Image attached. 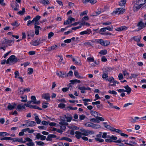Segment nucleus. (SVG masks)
<instances>
[{"label":"nucleus","mask_w":146,"mask_h":146,"mask_svg":"<svg viewBox=\"0 0 146 146\" xmlns=\"http://www.w3.org/2000/svg\"><path fill=\"white\" fill-rule=\"evenodd\" d=\"M96 118L98 119L99 121L100 120L101 121H103L104 120V119L103 118L100 117L98 116L96 117Z\"/></svg>","instance_id":"774afa93"},{"label":"nucleus","mask_w":146,"mask_h":146,"mask_svg":"<svg viewBox=\"0 0 146 146\" xmlns=\"http://www.w3.org/2000/svg\"><path fill=\"white\" fill-rule=\"evenodd\" d=\"M69 89V87L68 88H62V91L64 92H66L68 91Z\"/></svg>","instance_id":"69168bd1"},{"label":"nucleus","mask_w":146,"mask_h":146,"mask_svg":"<svg viewBox=\"0 0 146 146\" xmlns=\"http://www.w3.org/2000/svg\"><path fill=\"white\" fill-rule=\"evenodd\" d=\"M33 108L34 109H38L39 110H42V109L35 105H33Z\"/></svg>","instance_id":"0e129e2a"},{"label":"nucleus","mask_w":146,"mask_h":146,"mask_svg":"<svg viewBox=\"0 0 146 146\" xmlns=\"http://www.w3.org/2000/svg\"><path fill=\"white\" fill-rule=\"evenodd\" d=\"M22 140H23L22 138H21L20 139H19L18 137H16V138H13L12 140H13V142L17 141L18 142H20L22 141Z\"/></svg>","instance_id":"473e14b6"},{"label":"nucleus","mask_w":146,"mask_h":146,"mask_svg":"<svg viewBox=\"0 0 146 146\" xmlns=\"http://www.w3.org/2000/svg\"><path fill=\"white\" fill-rule=\"evenodd\" d=\"M92 31L90 29H87L86 30L82 31L80 33V35H83L84 34H89L90 33H92Z\"/></svg>","instance_id":"ddd939ff"},{"label":"nucleus","mask_w":146,"mask_h":146,"mask_svg":"<svg viewBox=\"0 0 146 146\" xmlns=\"http://www.w3.org/2000/svg\"><path fill=\"white\" fill-rule=\"evenodd\" d=\"M90 113L92 115L95 117L96 118L98 116V113L95 111L91 110L90 111Z\"/></svg>","instance_id":"5701e85b"},{"label":"nucleus","mask_w":146,"mask_h":146,"mask_svg":"<svg viewBox=\"0 0 146 146\" xmlns=\"http://www.w3.org/2000/svg\"><path fill=\"white\" fill-rule=\"evenodd\" d=\"M137 26L138 27V30H140L145 27L146 26V22L144 23H143L142 21H141L138 23Z\"/></svg>","instance_id":"39448f33"},{"label":"nucleus","mask_w":146,"mask_h":146,"mask_svg":"<svg viewBox=\"0 0 146 146\" xmlns=\"http://www.w3.org/2000/svg\"><path fill=\"white\" fill-rule=\"evenodd\" d=\"M34 115L35 116V119L37 124H39L41 122V120L39 118L37 114H35Z\"/></svg>","instance_id":"a211bd4d"},{"label":"nucleus","mask_w":146,"mask_h":146,"mask_svg":"<svg viewBox=\"0 0 146 146\" xmlns=\"http://www.w3.org/2000/svg\"><path fill=\"white\" fill-rule=\"evenodd\" d=\"M25 105H22V104L18 105L17 106V110L19 111H21L22 109H25Z\"/></svg>","instance_id":"4468645a"},{"label":"nucleus","mask_w":146,"mask_h":146,"mask_svg":"<svg viewBox=\"0 0 146 146\" xmlns=\"http://www.w3.org/2000/svg\"><path fill=\"white\" fill-rule=\"evenodd\" d=\"M25 9L24 8H23L22 9V11H20L17 13L18 14H19L20 15H23L25 12Z\"/></svg>","instance_id":"e433bc0d"},{"label":"nucleus","mask_w":146,"mask_h":146,"mask_svg":"<svg viewBox=\"0 0 146 146\" xmlns=\"http://www.w3.org/2000/svg\"><path fill=\"white\" fill-rule=\"evenodd\" d=\"M18 60L19 61V60L14 55H12L10 56L7 59L6 63L7 64H8L10 62L11 63H15L17 62Z\"/></svg>","instance_id":"7ed1b4c3"},{"label":"nucleus","mask_w":146,"mask_h":146,"mask_svg":"<svg viewBox=\"0 0 146 146\" xmlns=\"http://www.w3.org/2000/svg\"><path fill=\"white\" fill-rule=\"evenodd\" d=\"M15 7L14 8V10L15 11H17L18 10V8L19 7V5L16 2H15Z\"/></svg>","instance_id":"49530a36"},{"label":"nucleus","mask_w":146,"mask_h":146,"mask_svg":"<svg viewBox=\"0 0 146 146\" xmlns=\"http://www.w3.org/2000/svg\"><path fill=\"white\" fill-rule=\"evenodd\" d=\"M127 27L125 26H122L119 27L115 29V30L117 31H124L127 30Z\"/></svg>","instance_id":"9b49d317"},{"label":"nucleus","mask_w":146,"mask_h":146,"mask_svg":"<svg viewBox=\"0 0 146 146\" xmlns=\"http://www.w3.org/2000/svg\"><path fill=\"white\" fill-rule=\"evenodd\" d=\"M125 12V9H123L121 8H117L112 13V15H115L118 14H122Z\"/></svg>","instance_id":"20e7f679"},{"label":"nucleus","mask_w":146,"mask_h":146,"mask_svg":"<svg viewBox=\"0 0 146 146\" xmlns=\"http://www.w3.org/2000/svg\"><path fill=\"white\" fill-rule=\"evenodd\" d=\"M40 2L44 5H48L50 3L48 0H41Z\"/></svg>","instance_id":"a878e982"},{"label":"nucleus","mask_w":146,"mask_h":146,"mask_svg":"<svg viewBox=\"0 0 146 146\" xmlns=\"http://www.w3.org/2000/svg\"><path fill=\"white\" fill-rule=\"evenodd\" d=\"M32 43V44L35 46L38 45L40 44L39 41L38 40L33 41Z\"/></svg>","instance_id":"bb28decb"},{"label":"nucleus","mask_w":146,"mask_h":146,"mask_svg":"<svg viewBox=\"0 0 146 146\" xmlns=\"http://www.w3.org/2000/svg\"><path fill=\"white\" fill-rule=\"evenodd\" d=\"M136 3L139 5L134 6L133 9L134 11H137L144 5L146 2V0H136Z\"/></svg>","instance_id":"f03ea898"},{"label":"nucleus","mask_w":146,"mask_h":146,"mask_svg":"<svg viewBox=\"0 0 146 146\" xmlns=\"http://www.w3.org/2000/svg\"><path fill=\"white\" fill-rule=\"evenodd\" d=\"M58 107L60 108H64L65 107V105L64 104L61 103L58 105Z\"/></svg>","instance_id":"6e6d98bb"},{"label":"nucleus","mask_w":146,"mask_h":146,"mask_svg":"<svg viewBox=\"0 0 146 146\" xmlns=\"http://www.w3.org/2000/svg\"><path fill=\"white\" fill-rule=\"evenodd\" d=\"M17 104L15 103L11 104L9 103L8 104L7 108L9 110H12L15 108Z\"/></svg>","instance_id":"0eeeda50"},{"label":"nucleus","mask_w":146,"mask_h":146,"mask_svg":"<svg viewBox=\"0 0 146 146\" xmlns=\"http://www.w3.org/2000/svg\"><path fill=\"white\" fill-rule=\"evenodd\" d=\"M90 121L94 123H99L100 122V121L98 120V119L95 118H92L91 119Z\"/></svg>","instance_id":"37998d69"},{"label":"nucleus","mask_w":146,"mask_h":146,"mask_svg":"<svg viewBox=\"0 0 146 146\" xmlns=\"http://www.w3.org/2000/svg\"><path fill=\"white\" fill-rule=\"evenodd\" d=\"M126 2V0H121L119 2V5L120 6H123L125 5Z\"/></svg>","instance_id":"58836bf2"},{"label":"nucleus","mask_w":146,"mask_h":146,"mask_svg":"<svg viewBox=\"0 0 146 146\" xmlns=\"http://www.w3.org/2000/svg\"><path fill=\"white\" fill-rule=\"evenodd\" d=\"M57 74L59 77L61 78H65L68 77V74H66V72L60 71L59 73H57Z\"/></svg>","instance_id":"423d86ee"},{"label":"nucleus","mask_w":146,"mask_h":146,"mask_svg":"<svg viewBox=\"0 0 146 146\" xmlns=\"http://www.w3.org/2000/svg\"><path fill=\"white\" fill-rule=\"evenodd\" d=\"M87 60L88 62H94V60L93 57H88L87 58Z\"/></svg>","instance_id":"a18cd8bd"},{"label":"nucleus","mask_w":146,"mask_h":146,"mask_svg":"<svg viewBox=\"0 0 146 146\" xmlns=\"http://www.w3.org/2000/svg\"><path fill=\"white\" fill-rule=\"evenodd\" d=\"M105 29L106 30V29L111 31H113V27L112 25L110 27H105Z\"/></svg>","instance_id":"603ef678"},{"label":"nucleus","mask_w":146,"mask_h":146,"mask_svg":"<svg viewBox=\"0 0 146 146\" xmlns=\"http://www.w3.org/2000/svg\"><path fill=\"white\" fill-rule=\"evenodd\" d=\"M31 99L33 102V104H38L40 103V101H37L35 96H32L31 97Z\"/></svg>","instance_id":"1a4fd4ad"},{"label":"nucleus","mask_w":146,"mask_h":146,"mask_svg":"<svg viewBox=\"0 0 146 146\" xmlns=\"http://www.w3.org/2000/svg\"><path fill=\"white\" fill-rule=\"evenodd\" d=\"M78 89L81 90V92L82 93H85V90L86 88L84 86L79 87L78 88Z\"/></svg>","instance_id":"c756f323"},{"label":"nucleus","mask_w":146,"mask_h":146,"mask_svg":"<svg viewBox=\"0 0 146 146\" xmlns=\"http://www.w3.org/2000/svg\"><path fill=\"white\" fill-rule=\"evenodd\" d=\"M36 124V123L33 121H28L27 122V127H33Z\"/></svg>","instance_id":"9d476101"},{"label":"nucleus","mask_w":146,"mask_h":146,"mask_svg":"<svg viewBox=\"0 0 146 146\" xmlns=\"http://www.w3.org/2000/svg\"><path fill=\"white\" fill-rule=\"evenodd\" d=\"M113 80H114V78L112 77L109 78H108L106 80L109 82L110 83H111L112 81L113 82Z\"/></svg>","instance_id":"4d7b16f0"},{"label":"nucleus","mask_w":146,"mask_h":146,"mask_svg":"<svg viewBox=\"0 0 146 146\" xmlns=\"http://www.w3.org/2000/svg\"><path fill=\"white\" fill-rule=\"evenodd\" d=\"M95 139L97 141H98L102 143L104 141V140L101 139H100L98 138H95Z\"/></svg>","instance_id":"de8ad7c7"},{"label":"nucleus","mask_w":146,"mask_h":146,"mask_svg":"<svg viewBox=\"0 0 146 146\" xmlns=\"http://www.w3.org/2000/svg\"><path fill=\"white\" fill-rule=\"evenodd\" d=\"M104 41L102 39H97L95 40L94 42H97L103 46V44H104Z\"/></svg>","instance_id":"412c9836"},{"label":"nucleus","mask_w":146,"mask_h":146,"mask_svg":"<svg viewBox=\"0 0 146 146\" xmlns=\"http://www.w3.org/2000/svg\"><path fill=\"white\" fill-rule=\"evenodd\" d=\"M29 128H27L25 129H23L22 130V131L19 133V136H23L24 135V132H25L26 131H27L28 130H29Z\"/></svg>","instance_id":"6ab92c4d"},{"label":"nucleus","mask_w":146,"mask_h":146,"mask_svg":"<svg viewBox=\"0 0 146 146\" xmlns=\"http://www.w3.org/2000/svg\"><path fill=\"white\" fill-rule=\"evenodd\" d=\"M35 142L36 144L38 145L44 146L45 145L44 143L41 141H36Z\"/></svg>","instance_id":"c9c22d12"},{"label":"nucleus","mask_w":146,"mask_h":146,"mask_svg":"<svg viewBox=\"0 0 146 146\" xmlns=\"http://www.w3.org/2000/svg\"><path fill=\"white\" fill-rule=\"evenodd\" d=\"M74 75L76 77L78 78L79 79L82 78V77L79 75V74L77 71L76 70L74 71Z\"/></svg>","instance_id":"b1692460"},{"label":"nucleus","mask_w":146,"mask_h":146,"mask_svg":"<svg viewBox=\"0 0 146 146\" xmlns=\"http://www.w3.org/2000/svg\"><path fill=\"white\" fill-rule=\"evenodd\" d=\"M36 23L34 24L35 28V34L36 35H38L39 34V30L41 29V28L40 27L36 25Z\"/></svg>","instance_id":"f8f14e48"},{"label":"nucleus","mask_w":146,"mask_h":146,"mask_svg":"<svg viewBox=\"0 0 146 146\" xmlns=\"http://www.w3.org/2000/svg\"><path fill=\"white\" fill-rule=\"evenodd\" d=\"M111 23V22L110 21H107L105 23H102V24L103 25H110Z\"/></svg>","instance_id":"052dcab7"},{"label":"nucleus","mask_w":146,"mask_h":146,"mask_svg":"<svg viewBox=\"0 0 146 146\" xmlns=\"http://www.w3.org/2000/svg\"><path fill=\"white\" fill-rule=\"evenodd\" d=\"M70 82L72 84H74L75 83H80V81L78 80H70Z\"/></svg>","instance_id":"7c9ffc66"},{"label":"nucleus","mask_w":146,"mask_h":146,"mask_svg":"<svg viewBox=\"0 0 146 146\" xmlns=\"http://www.w3.org/2000/svg\"><path fill=\"white\" fill-rule=\"evenodd\" d=\"M15 78H17V77L19 76V72L17 70L15 72Z\"/></svg>","instance_id":"680f3d73"},{"label":"nucleus","mask_w":146,"mask_h":146,"mask_svg":"<svg viewBox=\"0 0 146 146\" xmlns=\"http://www.w3.org/2000/svg\"><path fill=\"white\" fill-rule=\"evenodd\" d=\"M29 54L31 55H32L35 54V52L34 51H31L29 52Z\"/></svg>","instance_id":"338daca9"},{"label":"nucleus","mask_w":146,"mask_h":146,"mask_svg":"<svg viewBox=\"0 0 146 146\" xmlns=\"http://www.w3.org/2000/svg\"><path fill=\"white\" fill-rule=\"evenodd\" d=\"M21 98H22L21 101L22 102H27V96L25 95L24 97L21 96Z\"/></svg>","instance_id":"4c0bfd02"},{"label":"nucleus","mask_w":146,"mask_h":146,"mask_svg":"<svg viewBox=\"0 0 146 146\" xmlns=\"http://www.w3.org/2000/svg\"><path fill=\"white\" fill-rule=\"evenodd\" d=\"M76 134L75 136L78 139H79L82 137V132L76 131L75 132Z\"/></svg>","instance_id":"2eb2a0df"},{"label":"nucleus","mask_w":146,"mask_h":146,"mask_svg":"<svg viewBox=\"0 0 146 146\" xmlns=\"http://www.w3.org/2000/svg\"><path fill=\"white\" fill-rule=\"evenodd\" d=\"M54 35V33L52 32L49 33L48 34V38L50 39Z\"/></svg>","instance_id":"5fc2aeb1"},{"label":"nucleus","mask_w":146,"mask_h":146,"mask_svg":"<svg viewBox=\"0 0 146 146\" xmlns=\"http://www.w3.org/2000/svg\"><path fill=\"white\" fill-rule=\"evenodd\" d=\"M61 139L62 140H65L71 142L72 141V139L67 137H63L61 138Z\"/></svg>","instance_id":"c85d7f7f"},{"label":"nucleus","mask_w":146,"mask_h":146,"mask_svg":"<svg viewBox=\"0 0 146 146\" xmlns=\"http://www.w3.org/2000/svg\"><path fill=\"white\" fill-rule=\"evenodd\" d=\"M87 127H90L94 128H98L100 127V126L99 125H96L93 123H90V124H85Z\"/></svg>","instance_id":"6e6552de"},{"label":"nucleus","mask_w":146,"mask_h":146,"mask_svg":"<svg viewBox=\"0 0 146 146\" xmlns=\"http://www.w3.org/2000/svg\"><path fill=\"white\" fill-rule=\"evenodd\" d=\"M13 139V138L11 137H5L3 138H1L0 139V140H12Z\"/></svg>","instance_id":"72a5a7b5"},{"label":"nucleus","mask_w":146,"mask_h":146,"mask_svg":"<svg viewBox=\"0 0 146 146\" xmlns=\"http://www.w3.org/2000/svg\"><path fill=\"white\" fill-rule=\"evenodd\" d=\"M26 144L28 146H33L35 145L34 143L32 142H30L29 143H26Z\"/></svg>","instance_id":"864d4df0"},{"label":"nucleus","mask_w":146,"mask_h":146,"mask_svg":"<svg viewBox=\"0 0 146 146\" xmlns=\"http://www.w3.org/2000/svg\"><path fill=\"white\" fill-rule=\"evenodd\" d=\"M102 78L104 80H107V78H108V73L106 72H103V74L102 76Z\"/></svg>","instance_id":"4be33fe9"},{"label":"nucleus","mask_w":146,"mask_h":146,"mask_svg":"<svg viewBox=\"0 0 146 146\" xmlns=\"http://www.w3.org/2000/svg\"><path fill=\"white\" fill-rule=\"evenodd\" d=\"M133 38L135 41L137 42H139L140 40L141 37L140 36H134Z\"/></svg>","instance_id":"f704fd0d"},{"label":"nucleus","mask_w":146,"mask_h":146,"mask_svg":"<svg viewBox=\"0 0 146 146\" xmlns=\"http://www.w3.org/2000/svg\"><path fill=\"white\" fill-rule=\"evenodd\" d=\"M18 94L19 95H22L24 93L23 88L22 87L19 88L18 89Z\"/></svg>","instance_id":"393cba45"},{"label":"nucleus","mask_w":146,"mask_h":146,"mask_svg":"<svg viewBox=\"0 0 146 146\" xmlns=\"http://www.w3.org/2000/svg\"><path fill=\"white\" fill-rule=\"evenodd\" d=\"M107 50H102L99 52V54L102 55H105L107 53Z\"/></svg>","instance_id":"ea45409f"},{"label":"nucleus","mask_w":146,"mask_h":146,"mask_svg":"<svg viewBox=\"0 0 146 146\" xmlns=\"http://www.w3.org/2000/svg\"><path fill=\"white\" fill-rule=\"evenodd\" d=\"M9 135V134L5 132H0V136L4 137L7 136H8Z\"/></svg>","instance_id":"2f4dec72"},{"label":"nucleus","mask_w":146,"mask_h":146,"mask_svg":"<svg viewBox=\"0 0 146 146\" xmlns=\"http://www.w3.org/2000/svg\"><path fill=\"white\" fill-rule=\"evenodd\" d=\"M125 143L126 144L129 145L131 146H136L137 144L135 142L133 141H129V142L127 143L125 142Z\"/></svg>","instance_id":"aec40b11"},{"label":"nucleus","mask_w":146,"mask_h":146,"mask_svg":"<svg viewBox=\"0 0 146 146\" xmlns=\"http://www.w3.org/2000/svg\"><path fill=\"white\" fill-rule=\"evenodd\" d=\"M40 17L39 15H37L35 17L33 18V21H35V22H36L40 19Z\"/></svg>","instance_id":"a19ab883"},{"label":"nucleus","mask_w":146,"mask_h":146,"mask_svg":"<svg viewBox=\"0 0 146 146\" xmlns=\"http://www.w3.org/2000/svg\"><path fill=\"white\" fill-rule=\"evenodd\" d=\"M131 77H130V79H131L132 78H136L137 77L138 75L136 74H131Z\"/></svg>","instance_id":"bf43d9fd"},{"label":"nucleus","mask_w":146,"mask_h":146,"mask_svg":"<svg viewBox=\"0 0 146 146\" xmlns=\"http://www.w3.org/2000/svg\"><path fill=\"white\" fill-rule=\"evenodd\" d=\"M118 78L119 80L123 79V74L121 73L119 74L118 75Z\"/></svg>","instance_id":"13d9d810"},{"label":"nucleus","mask_w":146,"mask_h":146,"mask_svg":"<svg viewBox=\"0 0 146 146\" xmlns=\"http://www.w3.org/2000/svg\"><path fill=\"white\" fill-rule=\"evenodd\" d=\"M105 27L102 28L99 31V32L97 33H99L102 35H105L106 34V33H104V32L106 31V30L105 29Z\"/></svg>","instance_id":"f3484780"},{"label":"nucleus","mask_w":146,"mask_h":146,"mask_svg":"<svg viewBox=\"0 0 146 146\" xmlns=\"http://www.w3.org/2000/svg\"><path fill=\"white\" fill-rule=\"evenodd\" d=\"M131 91V89L129 87L125 90V92H127L128 94H129Z\"/></svg>","instance_id":"8fccbe9b"},{"label":"nucleus","mask_w":146,"mask_h":146,"mask_svg":"<svg viewBox=\"0 0 146 146\" xmlns=\"http://www.w3.org/2000/svg\"><path fill=\"white\" fill-rule=\"evenodd\" d=\"M42 97L43 98L47 100H50V95L48 93L45 94H43Z\"/></svg>","instance_id":"dca6fc26"},{"label":"nucleus","mask_w":146,"mask_h":146,"mask_svg":"<svg viewBox=\"0 0 146 146\" xmlns=\"http://www.w3.org/2000/svg\"><path fill=\"white\" fill-rule=\"evenodd\" d=\"M139 117H136L134 118L131 117L129 120L132 123H135L136 122V120L138 119Z\"/></svg>","instance_id":"cd10ccee"},{"label":"nucleus","mask_w":146,"mask_h":146,"mask_svg":"<svg viewBox=\"0 0 146 146\" xmlns=\"http://www.w3.org/2000/svg\"><path fill=\"white\" fill-rule=\"evenodd\" d=\"M14 40H9L6 38H4L3 40L1 41L0 43V49H2L4 50H5L6 48L8 46L12 45V43H13Z\"/></svg>","instance_id":"f257e3e1"},{"label":"nucleus","mask_w":146,"mask_h":146,"mask_svg":"<svg viewBox=\"0 0 146 146\" xmlns=\"http://www.w3.org/2000/svg\"><path fill=\"white\" fill-rule=\"evenodd\" d=\"M110 42L109 41L106 40L105 41H104V44H103V46H106L108 45H109Z\"/></svg>","instance_id":"c03bdc74"},{"label":"nucleus","mask_w":146,"mask_h":146,"mask_svg":"<svg viewBox=\"0 0 146 146\" xmlns=\"http://www.w3.org/2000/svg\"><path fill=\"white\" fill-rule=\"evenodd\" d=\"M28 70L29 71L28 74L29 75L33 73V69L32 68H28Z\"/></svg>","instance_id":"79ce46f5"},{"label":"nucleus","mask_w":146,"mask_h":146,"mask_svg":"<svg viewBox=\"0 0 146 146\" xmlns=\"http://www.w3.org/2000/svg\"><path fill=\"white\" fill-rule=\"evenodd\" d=\"M66 120V121L68 122H70L72 119L71 117H67L66 115L64 116Z\"/></svg>","instance_id":"09e8293b"},{"label":"nucleus","mask_w":146,"mask_h":146,"mask_svg":"<svg viewBox=\"0 0 146 146\" xmlns=\"http://www.w3.org/2000/svg\"><path fill=\"white\" fill-rule=\"evenodd\" d=\"M11 25L13 26H15L16 27H17L20 25V24H18L17 21H15L14 23L11 24Z\"/></svg>","instance_id":"3c124183"},{"label":"nucleus","mask_w":146,"mask_h":146,"mask_svg":"<svg viewBox=\"0 0 146 146\" xmlns=\"http://www.w3.org/2000/svg\"><path fill=\"white\" fill-rule=\"evenodd\" d=\"M108 92L110 94L115 95L117 93V92L114 90H112V91L109 90Z\"/></svg>","instance_id":"e2e57ef3"}]
</instances>
